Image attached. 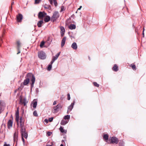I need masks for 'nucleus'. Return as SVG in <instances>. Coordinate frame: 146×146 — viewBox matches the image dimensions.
Listing matches in <instances>:
<instances>
[{"mask_svg":"<svg viewBox=\"0 0 146 146\" xmlns=\"http://www.w3.org/2000/svg\"><path fill=\"white\" fill-rule=\"evenodd\" d=\"M17 92L16 90H15V92Z\"/></svg>","mask_w":146,"mask_h":146,"instance_id":"5fc2aeb1","label":"nucleus"},{"mask_svg":"<svg viewBox=\"0 0 146 146\" xmlns=\"http://www.w3.org/2000/svg\"><path fill=\"white\" fill-rule=\"evenodd\" d=\"M110 143L116 144H117L119 142V140L117 138L115 137H112L109 139Z\"/></svg>","mask_w":146,"mask_h":146,"instance_id":"39448f33","label":"nucleus"},{"mask_svg":"<svg viewBox=\"0 0 146 146\" xmlns=\"http://www.w3.org/2000/svg\"><path fill=\"white\" fill-rule=\"evenodd\" d=\"M109 136L108 134H105L103 136L104 139L106 140H107L108 139Z\"/></svg>","mask_w":146,"mask_h":146,"instance_id":"cd10ccee","label":"nucleus"},{"mask_svg":"<svg viewBox=\"0 0 146 146\" xmlns=\"http://www.w3.org/2000/svg\"><path fill=\"white\" fill-rule=\"evenodd\" d=\"M51 5H53L54 3L55 6L56 7L58 5V3L56 0H48Z\"/></svg>","mask_w":146,"mask_h":146,"instance_id":"ddd939ff","label":"nucleus"},{"mask_svg":"<svg viewBox=\"0 0 146 146\" xmlns=\"http://www.w3.org/2000/svg\"><path fill=\"white\" fill-rule=\"evenodd\" d=\"M33 114L35 116H38V114L36 111H35L33 112Z\"/></svg>","mask_w":146,"mask_h":146,"instance_id":"c9c22d12","label":"nucleus"},{"mask_svg":"<svg viewBox=\"0 0 146 146\" xmlns=\"http://www.w3.org/2000/svg\"><path fill=\"white\" fill-rule=\"evenodd\" d=\"M25 79L24 80L23 83H21L19 88L22 89L24 87V86H27L30 82V80H31V88L34 86L35 78L34 76L31 73H28L25 77Z\"/></svg>","mask_w":146,"mask_h":146,"instance_id":"f257e3e1","label":"nucleus"},{"mask_svg":"<svg viewBox=\"0 0 146 146\" xmlns=\"http://www.w3.org/2000/svg\"><path fill=\"white\" fill-rule=\"evenodd\" d=\"M14 2L13 1L12 2V3H11V10H12V5H13L14 4Z\"/></svg>","mask_w":146,"mask_h":146,"instance_id":"79ce46f5","label":"nucleus"},{"mask_svg":"<svg viewBox=\"0 0 146 146\" xmlns=\"http://www.w3.org/2000/svg\"><path fill=\"white\" fill-rule=\"evenodd\" d=\"M46 13L44 11L40 12L38 15V18L42 20L43 18L46 16Z\"/></svg>","mask_w":146,"mask_h":146,"instance_id":"0eeeda50","label":"nucleus"},{"mask_svg":"<svg viewBox=\"0 0 146 146\" xmlns=\"http://www.w3.org/2000/svg\"><path fill=\"white\" fill-rule=\"evenodd\" d=\"M59 14L58 12L55 11L53 14L51 20L53 22L56 21L59 17Z\"/></svg>","mask_w":146,"mask_h":146,"instance_id":"7ed1b4c3","label":"nucleus"},{"mask_svg":"<svg viewBox=\"0 0 146 146\" xmlns=\"http://www.w3.org/2000/svg\"><path fill=\"white\" fill-rule=\"evenodd\" d=\"M17 48H20L21 47V43L19 41H18L17 42Z\"/></svg>","mask_w":146,"mask_h":146,"instance_id":"c756f323","label":"nucleus"},{"mask_svg":"<svg viewBox=\"0 0 146 146\" xmlns=\"http://www.w3.org/2000/svg\"><path fill=\"white\" fill-rule=\"evenodd\" d=\"M15 120L17 125H19V122L20 124V127L21 128V131L23 134L25 133V131H26L25 128L24 127V121L22 120V117L19 118V111L18 108H17V111L15 113Z\"/></svg>","mask_w":146,"mask_h":146,"instance_id":"f03ea898","label":"nucleus"},{"mask_svg":"<svg viewBox=\"0 0 146 146\" xmlns=\"http://www.w3.org/2000/svg\"><path fill=\"white\" fill-rule=\"evenodd\" d=\"M62 143H63L64 142V140H62Z\"/></svg>","mask_w":146,"mask_h":146,"instance_id":"3c124183","label":"nucleus"},{"mask_svg":"<svg viewBox=\"0 0 146 146\" xmlns=\"http://www.w3.org/2000/svg\"><path fill=\"white\" fill-rule=\"evenodd\" d=\"M46 146H52V145H46Z\"/></svg>","mask_w":146,"mask_h":146,"instance_id":"49530a36","label":"nucleus"},{"mask_svg":"<svg viewBox=\"0 0 146 146\" xmlns=\"http://www.w3.org/2000/svg\"><path fill=\"white\" fill-rule=\"evenodd\" d=\"M62 9H62V8H61V11L62 10Z\"/></svg>","mask_w":146,"mask_h":146,"instance_id":"6e6d98bb","label":"nucleus"},{"mask_svg":"<svg viewBox=\"0 0 146 146\" xmlns=\"http://www.w3.org/2000/svg\"><path fill=\"white\" fill-rule=\"evenodd\" d=\"M52 67V65L51 64H49L47 68V70H50Z\"/></svg>","mask_w":146,"mask_h":146,"instance_id":"473e14b6","label":"nucleus"},{"mask_svg":"<svg viewBox=\"0 0 146 146\" xmlns=\"http://www.w3.org/2000/svg\"><path fill=\"white\" fill-rule=\"evenodd\" d=\"M112 69L115 72L117 71L118 70V67L117 66L116 64H115L113 67Z\"/></svg>","mask_w":146,"mask_h":146,"instance_id":"412c9836","label":"nucleus"},{"mask_svg":"<svg viewBox=\"0 0 146 146\" xmlns=\"http://www.w3.org/2000/svg\"><path fill=\"white\" fill-rule=\"evenodd\" d=\"M23 18L22 15L20 13H19L16 16L17 21V22H21Z\"/></svg>","mask_w":146,"mask_h":146,"instance_id":"1a4fd4ad","label":"nucleus"},{"mask_svg":"<svg viewBox=\"0 0 146 146\" xmlns=\"http://www.w3.org/2000/svg\"><path fill=\"white\" fill-rule=\"evenodd\" d=\"M82 7V6H80V8L81 9V8Z\"/></svg>","mask_w":146,"mask_h":146,"instance_id":"864d4df0","label":"nucleus"},{"mask_svg":"<svg viewBox=\"0 0 146 146\" xmlns=\"http://www.w3.org/2000/svg\"><path fill=\"white\" fill-rule=\"evenodd\" d=\"M52 132L48 131L47 132V134L48 136H50L52 134Z\"/></svg>","mask_w":146,"mask_h":146,"instance_id":"e433bc0d","label":"nucleus"},{"mask_svg":"<svg viewBox=\"0 0 146 146\" xmlns=\"http://www.w3.org/2000/svg\"><path fill=\"white\" fill-rule=\"evenodd\" d=\"M66 39V36H64L62 39L61 42V47H62L64 46Z\"/></svg>","mask_w":146,"mask_h":146,"instance_id":"4468645a","label":"nucleus"},{"mask_svg":"<svg viewBox=\"0 0 146 146\" xmlns=\"http://www.w3.org/2000/svg\"><path fill=\"white\" fill-rule=\"evenodd\" d=\"M53 118L52 117L51 118H50L49 119V120L50 122H51L52 121L53 119Z\"/></svg>","mask_w":146,"mask_h":146,"instance_id":"ea45409f","label":"nucleus"},{"mask_svg":"<svg viewBox=\"0 0 146 146\" xmlns=\"http://www.w3.org/2000/svg\"><path fill=\"white\" fill-rule=\"evenodd\" d=\"M76 28V25L74 24H71L69 26V28L71 30L75 29Z\"/></svg>","mask_w":146,"mask_h":146,"instance_id":"6ab92c4d","label":"nucleus"},{"mask_svg":"<svg viewBox=\"0 0 146 146\" xmlns=\"http://www.w3.org/2000/svg\"><path fill=\"white\" fill-rule=\"evenodd\" d=\"M3 146H10V145L9 144H5Z\"/></svg>","mask_w":146,"mask_h":146,"instance_id":"a18cd8bd","label":"nucleus"},{"mask_svg":"<svg viewBox=\"0 0 146 146\" xmlns=\"http://www.w3.org/2000/svg\"><path fill=\"white\" fill-rule=\"evenodd\" d=\"M130 66L131 67L132 69L133 70H135L136 69V67L135 65L133 64H131L130 65Z\"/></svg>","mask_w":146,"mask_h":146,"instance_id":"c85d7f7f","label":"nucleus"},{"mask_svg":"<svg viewBox=\"0 0 146 146\" xmlns=\"http://www.w3.org/2000/svg\"><path fill=\"white\" fill-rule=\"evenodd\" d=\"M41 0H35V4H37L39 3L40 1H41Z\"/></svg>","mask_w":146,"mask_h":146,"instance_id":"f704fd0d","label":"nucleus"},{"mask_svg":"<svg viewBox=\"0 0 146 146\" xmlns=\"http://www.w3.org/2000/svg\"><path fill=\"white\" fill-rule=\"evenodd\" d=\"M60 33H61V37H62L64 36L65 32V29L63 27L61 26L60 27Z\"/></svg>","mask_w":146,"mask_h":146,"instance_id":"9b49d317","label":"nucleus"},{"mask_svg":"<svg viewBox=\"0 0 146 146\" xmlns=\"http://www.w3.org/2000/svg\"><path fill=\"white\" fill-rule=\"evenodd\" d=\"M144 30H145L144 28H143V34H143V37H144Z\"/></svg>","mask_w":146,"mask_h":146,"instance_id":"37998d69","label":"nucleus"},{"mask_svg":"<svg viewBox=\"0 0 146 146\" xmlns=\"http://www.w3.org/2000/svg\"><path fill=\"white\" fill-rule=\"evenodd\" d=\"M69 112H70L69 111H68H68H67V113H69Z\"/></svg>","mask_w":146,"mask_h":146,"instance_id":"8fccbe9b","label":"nucleus"},{"mask_svg":"<svg viewBox=\"0 0 146 146\" xmlns=\"http://www.w3.org/2000/svg\"><path fill=\"white\" fill-rule=\"evenodd\" d=\"M21 133L22 136V141L24 143H25V139L24 138V137L25 139H27L28 137V134L26 132V131H25V133H23L21 131Z\"/></svg>","mask_w":146,"mask_h":146,"instance_id":"6e6552de","label":"nucleus"},{"mask_svg":"<svg viewBox=\"0 0 146 146\" xmlns=\"http://www.w3.org/2000/svg\"><path fill=\"white\" fill-rule=\"evenodd\" d=\"M60 52H59L57 54H56V55L55 56H53V58L52 59H54V60L55 59V60L58 58L59 56L60 55Z\"/></svg>","mask_w":146,"mask_h":146,"instance_id":"5701e85b","label":"nucleus"},{"mask_svg":"<svg viewBox=\"0 0 146 146\" xmlns=\"http://www.w3.org/2000/svg\"><path fill=\"white\" fill-rule=\"evenodd\" d=\"M93 84L94 86L97 87H99V85L96 82H93Z\"/></svg>","mask_w":146,"mask_h":146,"instance_id":"2f4dec72","label":"nucleus"},{"mask_svg":"<svg viewBox=\"0 0 146 146\" xmlns=\"http://www.w3.org/2000/svg\"><path fill=\"white\" fill-rule=\"evenodd\" d=\"M44 121L46 122H48V120L47 119H45Z\"/></svg>","mask_w":146,"mask_h":146,"instance_id":"de8ad7c7","label":"nucleus"},{"mask_svg":"<svg viewBox=\"0 0 146 146\" xmlns=\"http://www.w3.org/2000/svg\"><path fill=\"white\" fill-rule=\"evenodd\" d=\"M60 130L62 133H66V131L65 130L63 129V127L61 126L59 128Z\"/></svg>","mask_w":146,"mask_h":146,"instance_id":"393cba45","label":"nucleus"},{"mask_svg":"<svg viewBox=\"0 0 146 146\" xmlns=\"http://www.w3.org/2000/svg\"><path fill=\"white\" fill-rule=\"evenodd\" d=\"M2 101H0V114L3 111V110L2 109V105L1 104L2 103Z\"/></svg>","mask_w":146,"mask_h":146,"instance_id":"bb28decb","label":"nucleus"},{"mask_svg":"<svg viewBox=\"0 0 146 146\" xmlns=\"http://www.w3.org/2000/svg\"><path fill=\"white\" fill-rule=\"evenodd\" d=\"M44 43L45 42L44 41H42L41 42L40 44V46L41 47H42L43 45H44Z\"/></svg>","mask_w":146,"mask_h":146,"instance_id":"72a5a7b5","label":"nucleus"},{"mask_svg":"<svg viewBox=\"0 0 146 146\" xmlns=\"http://www.w3.org/2000/svg\"><path fill=\"white\" fill-rule=\"evenodd\" d=\"M50 20V17L48 15H46L44 17V20L45 22H48Z\"/></svg>","mask_w":146,"mask_h":146,"instance_id":"dca6fc26","label":"nucleus"},{"mask_svg":"<svg viewBox=\"0 0 146 146\" xmlns=\"http://www.w3.org/2000/svg\"><path fill=\"white\" fill-rule=\"evenodd\" d=\"M62 108V106L60 103H59L56 106H54L53 108L52 111V112L54 113H57Z\"/></svg>","mask_w":146,"mask_h":146,"instance_id":"20e7f679","label":"nucleus"},{"mask_svg":"<svg viewBox=\"0 0 146 146\" xmlns=\"http://www.w3.org/2000/svg\"><path fill=\"white\" fill-rule=\"evenodd\" d=\"M18 133L16 132H15L14 134V142H17L18 139Z\"/></svg>","mask_w":146,"mask_h":146,"instance_id":"f3484780","label":"nucleus"},{"mask_svg":"<svg viewBox=\"0 0 146 146\" xmlns=\"http://www.w3.org/2000/svg\"><path fill=\"white\" fill-rule=\"evenodd\" d=\"M20 102L21 104L23 105L24 106L26 105V99L25 98L23 99L21 96H20Z\"/></svg>","mask_w":146,"mask_h":146,"instance_id":"9d476101","label":"nucleus"},{"mask_svg":"<svg viewBox=\"0 0 146 146\" xmlns=\"http://www.w3.org/2000/svg\"><path fill=\"white\" fill-rule=\"evenodd\" d=\"M80 8H78V10H80Z\"/></svg>","mask_w":146,"mask_h":146,"instance_id":"603ef678","label":"nucleus"},{"mask_svg":"<svg viewBox=\"0 0 146 146\" xmlns=\"http://www.w3.org/2000/svg\"><path fill=\"white\" fill-rule=\"evenodd\" d=\"M62 9H62V8H61V11L62 10Z\"/></svg>","mask_w":146,"mask_h":146,"instance_id":"4d7b16f0","label":"nucleus"},{"mask_svg":"<svg viewBox=\"0 0 146 146\" xmlns=\"http://www.w3.org/2000/svg\"><path fill=\"white\" fill-rule=\"evenodd\" d=\"M43 23V21L42 20H40L38 21L37 23V26L39 27H42V25Z\"/></svg>","mask_w":146,"mask_h":146,"instance_id":"aec40b11","label":"nucleus"},{"mask_svg":"<svg viewBox=\"0 0 146 146\" xmlns=\"http://www.w3.org/2000/svg\"><path fill=\"white\" fill-rule=\"evenodd\" d=\"M68 122L66 121L65 120L63 119L61 121L60 124L62 125H64L66 124Z\"/></svg>","mask_w":146,"mask_h":146,"instance_id":"b1692460","label":"nucleus"},{"mask_svg":"<svg viewBox=\"0 0 146 146\" xmlns=\"http://www.w3.org/2000/svg\"><path fill=\"white\" fill-rule=\"evenodd\" d=\"M17 50H18V52L17 53V54H19L20 53V48H17Z\"/></svg>","mask_w":146,"mask_h":146,"instance_id":"a19ab883","label":"nucleus"},{"mask_svg":"<svg viewBox=\"0 0 146 146\" xmlns=\"http://www.w3.org/2000/svg\"><path fill=\"white\" fill-rule=\"evenodd\" d=\"M71 47L73 49L76 50L77 48V45L76 43L75 42H74L71 45Z\"/></svg>","mask_w":146,"mask_h":146,"instance_id":"a211bd4d","label":"nucleus"},{"mask_svg":"<svg viewBox=\"0 0 146 146\" xmlns=\"http://www.w3.org/2000/svg\"><path fill=\"white\" fill-rule=\"evenodd\" d=\"M67 96H68V98H67L68 100H70V95L69 93L68 94Z\"/></svg>","mask_w":146,"mask_h":146,"instance_id":"4c0bfd02","label":"nucleus"},{"mask_svg":"<svg viewBox=\"0 0 146 146\" xmlns=\"http://www.w3.org/2000/svg\"><path fill=\"white\" fill-rule=\"evenodd\" d=\"M38 57L41 59H44L46 58L45 53L43 51H41L38 53Z\"/></svg>","mask_w":146,"mask_h":146,"instance_id":"423d86ee","label":"nucleus"},{"mask_svg":"<svg viewBox=\"0 0 146 146\" xmlns=\"http://www.w3.org/2000/svg\"><path fill=\"white\" fill-rule=\"evenodd\" d=\"M119 146H124V142L122 140L120 141L119 143Z\"/></svg>","mask_w":146,"mask_h":146,"instance_id":"a878e982","label":"nucleus"},{"mask_svg":"<svg viewBox=\"0 0 146 146\" xmlns=\"http://www.w3.org/2000/svg\"><path fill=\"white\" fill-rule=\"evenodd\" d=\"M56 103H57V102L56 101H54V102H53V105H55V104H56Z\"/></svg>","mask_w":146,"mask_h":146,"instance_id":"c03bdc74","label":"nucleus"},{"mask_svg":"<svg viewBox=\"0 0 146 146\" xmlns=\"http://www.w3.org/2000/svg\"><path fill=\"white\" fill-rule=\"evenodd\" d=\"M0 39L1 40V41H2V38H1V37L0 36Z\"/></svg>","mask_w":146,"mask_h":146,"instance_id":"09e8293b","label":"nucleus"},{"mask_svg":"<svg viewBox=\"0 0 146 146\" xmlns=\"http://www.w3.org/2000/svg\"><path fill=\"white\" fill-rule=\"evenodd\" d=\"M33 102L32 106L34 108H36L37 106V102L35 100H34Z\"/></svg>","mask_w":146,"mask_h":146,"instance_id":"4be33fe9","label":"nucleus"},{"mask_svg":"<svg viewBox=\"0 0 146 146\" xmlns=\"http://www.w3.org/2000/svg\"><path fill=\"white\" fill-rule=\"evenodd\" d=\"M55 61V59L54 60V59H52V60H51V61L50 62V64H51V65H52V64L53 63V62H54Z\"/></svg>","mask_w":146,"mask_h":146,"instance_id":"58836bf2","label":"nucleus"},{"mask_svg":"<svg viewBox=\"0 0 146 146\" xmlns=\"http://www.w3.org/2000/svg\"><path fill=\"white\" fill-rule=\"evenodd\" d=\"M75 102L74 100L73 102L71 103V105L68 107V111H70L72 110V109L73 108L75 104Z\"/></svg>","mask_w":146,"mask_h":146,"instance_id":"f8f14e48","label":"nucleus"},{"mask_svg":"<svg viewBox=\"0 0 146 146\" xmlns=\"http://www.w3.org/2000/svg\"><path fill=\"white\" fill-rule=\"evenodd\" d=\"M13 124L12 121L11 120H9L7 122V127L9 129L12 127Z\"/></svg>","mask_w":146,"mask_h":146,"instance_id":"2eb2a0df","label":"nucleus"},{"mask_svg":"<svg viewBox=\"0 0 146 146\" xmlns=\"http://www.w3.org/2000/svg\"><path fill=\"white\" fill-rule=\"evenodd\" d=\"M70 118V115H65L64 117V119L65 120L66 119H69Z\"/></svg>","mask_w":146,"mask_h":146,"instance_id":"7c9ffc66","label":"nucleus"}]
</instances>
